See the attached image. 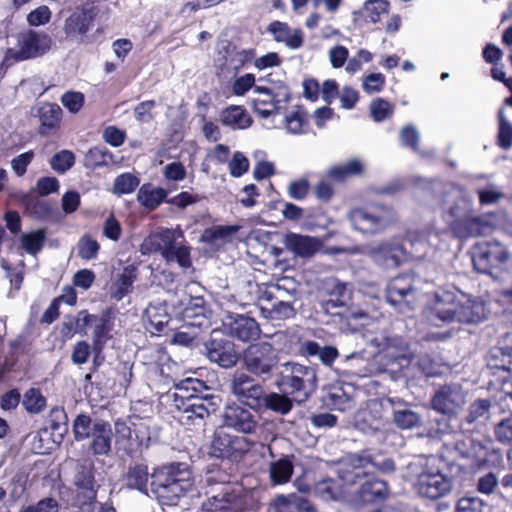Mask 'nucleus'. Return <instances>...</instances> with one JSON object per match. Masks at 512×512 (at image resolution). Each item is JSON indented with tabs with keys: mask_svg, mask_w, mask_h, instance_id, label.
Segmentation results:
<instances>
[{
	"mask_svg": "<svg viewBox=\"0 0 512 512\" xmlns=\"http://www.w3.org/2000/svg\"><path fill=\"white\" fill-rule=\"evenodd\" d=\"M485 303L455 287L437 290L424 309V316L431 325L443 327L453 323L477 324L486 319Z\"/></svg>",
	"mask_w": 512,
	"mask_h": 512,
	"instance_id": "1",
	"label": "nucleus"
},
{
	"mask_svg": "<svg viewBox=\"0 0 512 512\" xmlns=\"http://www.w3.org/2000/svg\"><path fill=\"white\" fill-rule=\"evenodd\" d=\"M443 221L457 238H470L486 233L491 216H475L473 200L458 186L446 189L442 201Z\"/></svg>",
	"mask_w": 512,
	"mask_h": 512,
	"instance_id": "2",
	"label": "nucleus"
},
{
	"mask_svg": "<svg viewBox=\"0 0 512 512\" xmlns=\"http://www.w3.org/2000/svg\"><path fill=\"white\" fill-rule=\"evenodd\" d=\"M202 381L187 378L174 387V392L168 393L173 398V406L178 411V419L184 425H203L204 420L215 411V405L208 396H201L205 389Z\"/></svg>",
	"mask_w": 512,
	"mask_h": 512,
	"instance_id": "3",
	"label": "nucleus"
},
{
	"mask_svg": "<svg viewBox=\"0 0 512 512\" xmlns=\"http://www.w3.org/2000/svg\"><path fill=\"white\" fill-rule=\"evenodd\" d=\"M193 485L191 472L184 464H171L154 470L151 475L150 495L161 505L172 506Z\"/></svg>",
	"mask_w": 512,
	"mask_h": 512,
	"instance_id": "4",
	"label": "nucleus"
},
{
	"mask_svg": "<svg viewBox=\"0 0 512 512\" xmlns=\"http://www.w3.org/2000/svg\"><path fill=\"white\" fill-rule=\"evenodd\" d=\"M346 218L354 231L373 236L385 232L399 217L392 206L374 202L351 206Z\"/></svg>",
	"mask_w": 512,
	"mask_h": 512,
	"instance_id": "5",
	"label": "nucleus"
},
{
	"mask_svg": "<svg viewBox=\"0 0 512 512\" xmlns=\"http://www.w3.org/2000/svg\"><path fill=\"white\" fill-rule=\"evenodd\" d=\"M140 252L159 253L167 263L177 262L182 268L191 266L190 249L184 244V234L179 228H160L151 233L140 245Z\"/></svg>",
	"mask_w": 512,
	"mask_h": 512,
	"instance_id": "6",
	"label": "nucleus"
},
{
	"mask_svg": "<svg viewBox=\"0 0 512 512\" xmlns=\"http://www.w3.org/2000/svg\"><path fill=\"white\" fill-rule=\"evenodd\" d=\"M277 385L282 393L291 395L296 402H305L317 389L316 369L299 363H285Z\"/></svg>",
	"mask_w": 512,
	"mask_h": 512,
	"instance_id": "7",
	"label": "nucleus"
},
{
	"mask_svg": "<svg viewBox=\"0 0 512 512\" xmlns=\"http://www.w3.org/2000/svg\"><path fill=\"white\" fill-rule=\"evenodd\" d=\"M376 468L382 472H391L395 465L392 459H384L380 463L373 461L366 453L349 454L342 458L337 464V472L344 483L351 484L366 478Z\"/></svg>",
	"mask_w": 512,
	"mask_h": 512,
	"instance_id": "8",
	"label": "nucleus"
},
{
	"mask_svg": "<svg viewBox=\"0 0 512 512\" xmlns=\"http://www.w3.org/2000/svg\"><path fill=\"white\" fill-rule=\"evenodd\" d=\"M251 99L254 111L261 117L267 118L284 109L290 100V90L282 82H269L267 85H257Z\"/></svg>",
	"mask_w": 512,
	"mask_h": 512,
	"instance_id": "9",
	"label": "nucleus"
},
{
	"mask_svg": "<svg viewBox=\"0 0 512 512\" xmlns=\"http://www.w3.org/2000/svg\"><path fill=\"white\" fill-rule=\"evenodd\" d=\"M52 44L51 37L40 31L26 30L19 34L18 48H9L3 58V65L10 66L14 62L36 58L47 53Z\"/></svg>",
	"mask_w": 512,
	"mask_h": 512,
	"instance_id": "10",
	"label": "nucleus"
},
{
	"mask_svg": "<svg viewBox=\"0 0 512 512\" xmlns=\"http://www.w3.org/2000/svg\"><path fill=\"white\" fill-rule=\"evenodd\" d=\"M367 343L377 349L376 357L388 366L397 363L399 368L408 366L413 353L400 337H389L385 332L376 333L375 336H366Z\"/></svg>",
	"mask_w": 512,
	"mask_h": 512,
	"instance_id": "11",
	"label": "nucleus"
},
{
	"mask_svg": "<svg viewBox=\"0 0 512 512\" xmlns=\"http://www.w3.org/2000/svg\"><path fill=\"white\" fill-rule=\"evenodd\" d=\"M73 505L84 510H96V488L93 474V463L79 460L74 467L73 475Z\"/></svg>",
	"mask_w": 512,
	"mask_h": 512,
	"instance_id": "12",
	"label": "nucleus"
},
{
	"mask_svg": "<svg viewBox=\"0 0 512 512\" xmlns=\"http://www.w3.org/2000/svg\"><path fill=\"white\" fill-rule=\"evenodd\" d=\"M510 253L499 241H482L473 247L472 261L475 269L483 274L491 275L493 270L500 269L508 262Z\"/></svg>",
	"mask_w": 512,
	"mask_h": 512,
	"instance_id": "13",
	"label": "nucleus"
},
{
	"mask_svg": "<svg viewBox=\"0 0 512 512\" xmlns=\"http://www.w3.org/2000/svg\"><path fill=\"white\" fill-rule=\"evenodd\" d=\"M277 352L268 342L252 344L243 353V362L248 372L267 378L278 365Z\"/></svg>",
	"mask_w": 512,
	"mask_h": 512,
	"instance_id": "14",
	"label": "nucleus"
},
{
	"mask_svg": "<svg viewBox=\"0 0 512 512\" xmlns=\"http://www.w3.org/2000/svg\"><path fill=\"white\" fill-rule=\"evenodd\" d=\"M252 444L243 436L232 435L218 429L213 436L209 453L216 458L239 461L251 449Z\"/></svg>",
	"mask_w": 512,
	"mask_h": 512,
	"instance_id": "15",
	"label": "nucleus"
},
{
	"mask_svg": "<svg viewBox=\"0 0 512 512\" xmlns=\"http://www.w3.org/2000/svg\"><path fill=\"white\" fill-rule=\"evenodd\" d=\"M96 11L94 8H76L64 21L65 38L73 43L83 44L94 27Z\"/></svg>",
	"mask_w": 512,
	"mask_h": 512,
	"instance_id": "16",
	"label": "nucleus"
},
{
	"mask_svg": "<svg viewBox=\"0 0 512 512\" xmlns=\"http://www.w3.org/2000/svg\"><path fill=\"white\" fill-rule=\"evenodd\" d=\"M414 278L402 274L390 280L386 288L387 301L401 313L412 310L415 302Z\"/></svg>",
	"mask_w": 512,
	"mask_h": 512,
	"instance_id": "17",
	"label": "nucleus"
},
{
	"mask_svg": "<svg viewBox=\"0 0 512 512\" xmlns=\"http://www.w3.org/2000/svg\"><path fill=\"white\" fill-rule=\"evenodd\" d=\"M466 403V392L458 383L441 386L431 400L432 408L444 415H456Z\"/></svg>",
	"mask_w": 512,
	"mask_h": 512,
	"instance_id": "18",
	"label": "nucleus"
},
{
	"mask_svg": "<svg viewBox=\"0 0 512 512\" xmlns=\"http://www.w3.org/2000/svg\"><path fill=\"white\" fill-rule=\"evenodd\" d=\"M359 487L350 486L348 503L354 506H361L369 503H377L385 500L388 495L386 482L375 478L366 477L357 481Z\"/></svg>",
	"mask_w": 512,
	"mask_h": 512,
	"instance_id": "19",
	"label": "nucleus"
},
{
	"mask_svg": "<svg viewBox=\"0 0 512 512\" xmlns=\"http://www.w3.org/2000/svg\"><path fill=\"white\" fill-rule=\"evenodd\" d=\"M258 420L256 413L237 404L227 405L223 414L224 426L243 434L253 433L258 426Z\"/></svg>",
	"mask_w": 512,
	"mask_h": 512,
	"instance_id": "20",
	"label": "nucleus"
},
{
	"mask_svg": "<svg viewBox=\"0 0 512 512\" xmlns=\"http://www.w3.org/2000/svg\"><path fill=\"white\" fill-rule=\"evenodd\" d=\"M213 332L211 338L204 344L205 354L211 362L223 368L233 367L238 360L235 345L225 338H217Z\"/></svg>",
	"mask_w": 512,
	"mask_h": 512,
	"instance_id": "21",
	"label": "nucleus"
},
{
	"mask_svg": "<svg viewBox=\"0 0 512 512\" xmlns=\"http://www.w3.org/2000/svg\"><path fill=\"white\" fill-rule=\"evenodd\" d=\"M452 487L451 480L439 471L428 470L421 473L415 488L423 497L437 499L446 495Z\"/></svg>",
	"mask_w": 512,
	"mask_h": 512,
	"instance_id": "22",
	"label": "nucleus"
},
{
	"mask_svg": "<svg viewBox=\"0 0 512 512\" xmlns=\"http://www.w3.org/2000/svg\"><path fill=\"white\" fill-rule=\"evenodd\" d=\"M231 392L238 400L250 407L257 406L264 396L263 387L244 372L234 374L231 381Z\"/></svg>",
	"mask_w": 512,
	"mask_h": 512,
	"instance_id": "23",
	"label": "nucleus"
},
{
	"mask_svg": "<svg viewBox=\"0 0 512 512\" xmlns=\"http://www.w3.org/2000/svg\"><path fill=\"white\" fill-rule=\"evenodd\" d=\"M251 58L252 53L250 51L239 50L228 44L218 51L216 66L224 77H233Z\"/></svg>",
	"mask_w": 512,
	"mask_h": 512,
	"instance_id": "24",
	"label": "nucleus"
},
{
	"mask_svg": "<svg viewBox=\"0 0 512 512\" xmlns=\"http://www.w3.org/2000/svg\"><path fill=\"white\" fill-rule=\"evenodd\" d=\"M375 263L384 268H396L406 259V251L397 240H389L378 244L369 251Z\"/></svg>",
	"mask_w": 512,
	"mask_h": 512,
	"instance_id": "25",
	"label": "nucleus"
},
{
	"mask_svg": "<svg viewBox=\"0 0 512 512\" xmlns=\"http://www.w3.org/2000/svg\"><path fill=\"white\" fill-rule=\"evenodd\" d=\"M223 326L228 335L243 342L255 340L260 334L258 323L243 315L228 316Z\"/></svg>",
	"mask_w": 512,
	"mask_h": 512,
	"instance_id": "26",
	"label": "nucleus"
},
{
	"mask_svg": "<svg viewBox=\"0 0 512 512\" xmlns=\"http://www.w3.org/2000/svg\"><path fill=\"white\" fill-rule=\"evenodd\" d=\"M336 473H338L336 471ZM338 479L326 478L315 486V494L323 501H346L348 502L350 486L356 483H344L337 474Z\"/></svg>",
	"mask_w": 512,
	"mask_h": 512,
	"instance_id": "27",
	"label": "nucleus"
},
{
	"mask_svg": "<svg viewBox=\"0 0 512 512\" xmlns=\"http://www.w3.org/2000/svg\"><path fill=\"white\" fill-rule=\"evenodd\" d=\"M89 448L93 455H107L111 450L113 432L109 422L97 419L94 421L93 432L90 437Z\"/></svg>",
	"mask_w": 512,
	"mask_h": 512,
	"instance_id": "28",
	"label": "nucleus"
},
{
	"mask_svg": "<svg viewBox=\"0 0 512 512\" xmlns=\"http://www.w3.org/2000/svg\"><path fill=\"white\" fill-rule=\"evenodd\" d=\"M181 314L183 321L193 327H205L208 324L206 308L202 297L185 296L181 300Z\"/></svg>",
	"mask_w": 512,
	"mask_h": 512,
	"instance_id": "29",
	"label": "nucleus"
},
{
	"mask_svg": "<svg viewBox=\"0 0 512 512\" xmlns=\"http://www.w3.org/2000/svg\"><path fill=\"white\" fill-rule=\"evenodd\" d=\"M284 245L297 256L310 257L320 249L322 242L315 237L289 233L284 238Z\"/></svg>",
	"mask_w": 512,
	"mask_h": 512,
	"instance_id": "30",
	"label": "nucleus"
},
{
	"mask_svg": "<svg viewBox=\"0 0 512 512\" xmlns=\"http://www.w3.org/2000/svg\"><path fill=\"white\" fill-rule=\"evenodd\" d=\"M267 31L277 42L284 43L290 49H299L303 45V33L300 29H291L287 23L274 21Z\"/></svg>",
	"mask_w": 512,
	"mask_h": 512,
	"instance_id": "31",
	"label": "nucleus"
},
{
	"mask_svg": "<svg viewBox=\"0 0 512 512\" xmlns=\"http://www.w3.org/2000/svg\"><path fill=\"white\" fill-rule=\"evenodd\" d=\"M301 352L304 356H317L320 362L331 367L338 358L339 352L334 346H321L315 341H306L301 345Z\"/></svg>",
	"mask_w": 512,
	"mask_h": 512,
	"instance_id": "32",
	"label": "nucleus"
},
{
	"mask_svg": "<svg viewBox=\"0 0 512 512\" xmlns=\"http://www.w3.org/2000/svg\"><path fill=\"white\" fill-rule=\"evenodd\" d=\"M219 119L223 125L232 129H246L252 124L249 114L241 106L236 105L223 109Z\"/></svg>",
	"mask_w": 512,
	"mask_h": 512,
	"instance_id": "33",
	"label": "nucleus"
},
{
	"mask_svg": "<svg viewBox=\"0 0 512 512\" xmlns=\"http://www.w3.org/2000/svg\"><path fill=\"white\" fill-rule=\"evenodd\" d=\"M438 233L431 231H420L411 236V245L416 257H427L438 245Z\"/></svg>",
	"mask_w": 512,
	"mask_h": 512,
	"instance_id": "34",
	"label": "nucleus"
},
{
	"mask_svg": "<svg viewBox=\"0 0 512 512\" xmlns=\"http://www.w3.org/2000/svg\"><path fill=\"white\" fill-rule=\"evenodd\" d=\"M112 329L113 323L106 316H100L99 320L94 324L92 342L93 350L97 355L103 351L106 343L112 337Z\"/></svg>",
	"mask_w": 512,
	"mask_h": 512,
	"instance_id": "35",
	"label": "nucleus"
},
{
	"mask_svg": "<svg viewBox=\"0 0 512 512\" xmlns=\"http://www.w3.org/2000/svg\"><path fill=\"white\" fill-rule=\"evenodd\" d=\"M293 470V462L288 456L271 462L269 465V475L271 482L274 485H281L289 482L293 474Z\"/></svg>",
	"mask_w": 512,
	"mask_h": 512,
	"instance_id": "36",
	"label": "nucleus"
},
{
	"mask_svg": "<svg viewBox=\"0 0 512 512\" xmlns=\"http://www.w3.org/2000/svg\"><path fill=\"white\" fill-rule=\"evenodd\" d=\"M275 509H288L296 512H312L309 501L299 494L279 495L273 500Z\"/></svg>",
	"mask_w": 512,
	"mask_h": 512,
	"instance_id": "37",
	"label": "nucleus"
},
{
	"mask_svg": "<svg viewBox=\"0 0 512 512\" xmlns=\"http://www.w3.org/2000/svg\"><path fill=\"white\" fill-rule=\"evenodd\" d=\"M145 315L155 332H162L170 321L166 305L163 303L150 304L145 310Z\"/></svg>",
	"mask_w": 512,
	"mask_h": 512,
	"instance_id": "38",
	"label": "nucleus"
},
{
	"mask_svg": "<svg viewBox=\"0 0 512 512\" xmlns=\"http://www.w3.org/2000/svg\"><path fill=\"white\" fill-rule=\"evenodd\" d=\"M364 164L361 160L353 158L339 165L332 167L328 171V176L334 180H344L348 177L357 176L362 173Z\"/></svg>",
	"mask_w": 512,
	"mask_h": 512,
	"instance_id": "39",
	"label": "nucleus"
},
{
	"mask_svg": "<svg viewBox=\"0 0 512 512\" xmlns=\"http://www.w3.org/2000/svg\"><path fill=\"white\" fill-rule=\"evenodd\" d=\"M167 193L162 188L144 184L138 191L137 200L146 208L155 209L165 199Z\"/></svg>",
	"mask_w": 512,
	"mask_h": 512,
	"instance_id": "40",
	"label": "nucleus"
},
{
	"mask_svg": "<svg viewBox=\"0 0 512 512\" xmlns=\"http://www.w3.org/2000/svg\"><path fill=\"white\" fill-rule=\"evenodd\" d=\"M235 496L230 494L225 487L221 491L208 497L207 501L202 504V512H219L232 510L231 507Z\"/></svg>",
	"mask_w": 512,
	"mask_h": 512,
	"instance_id": "41",
	"label": "nucleus"
},
{
	"mask_svg": "<svg viewBox=\"0 0 512 512\" xmlns=\"http://www.w3.org/2000/svg\"><path fill=\"white\" fill-rule=\"evenodd\" d=\"M136 280V269L133 266H127L124 268L122 273L118 276L115 283V290L112 293V297L119 301L123 299L132 288L134 281Z\"/></svg>",
	"mask_w": 512,
	"mask_h": 512,
	"instance_id": "42",
	"label": "nucleus"
},
{
	"mask_svg": "<svg viewBox=\"0 0 512 512\" xmlns=\"http://www.w3.org/2000/svg\"><path fill=\"white\" fill-rule=\"evenodd\" d=\"M84 161L86 167L95 169L112 163L113 155L106 147L96 146L89 149L85 155Z\"/></svg>",
	"mask_w": 512,
	"mask_h": 512,
	"instance_id": "43",
	"label": "nucleus"
},
{
	"mask_svg": "<svg viewBox=\"0 0 512 512\" xmlns=\"http://www.w3.org/2000/svg\"><path fill=\"white\" fill-rule=\"evenodd\" d=\"M127 486L150 495L147 489L148 469L143 465L131 467L126 477Z\"/></svg>",
	"mask_w": 512,
	"mask_h": 512,
	"instance_id": "44",
	"label": "nucleus"
},
{
	"mask_svg": "<svg viewBox=\"0 0 512 512\" xmlns=\"http://www.w3.org/2000/svg\"><path fill=\"white\" fill-rule=\"evenodd\" d=\"M330 295L335 296L336 299H330L324 304V308L327 312L330 308L342 307L345 305L346 299L348 298L347 284L340 282L339 280H331L329 283Z\"/></svg>",
	"mask_w": 512,
	"mask_h": 512,
	"instance_id": "45",
	"label": "nucleus"
},
{
	"mask_svg": "<svg viewBox=\"0 0 512 512\" xmlns=\"http://www.w3.org/2000/svg\"><path fill=\"white\" fill-rule=\"evenodd\" d=\"M38 115L43 127L53 128L61 120L62 110L57 104L45 103L40 106Z\"/></svg>",
	"mask_w": 512,
	"mask_h": 512,
	"instance_id": "46",
	"label": "nucleus"
},
{
	"mask_svg": "<svg viewBox=\"0 0 512 512\" xmlns=\"http://www.w3.org/2000/svg\"><path fill=\"white\" fill-rule=\"evenodd\" d=\"M393 422L400 429H412L420 425L421 417L418 413L408 408L395 409Z\"/></svg>",
	"mask_w": 512,
	"mask_h": 512,
	"instance_id": "47",
	"label": "nucleus"
},
{
	"mask_svg": "<svg viewBox=\"0 0 512 512\" xmlns=\"http://www.w3.org/2000/svg\"><path fill=\"white\" fill-rule=\"evenodd\" d=\"M262 398L268 409L283 415L290 412L293 406L291 399L284 393H270L268 395H264Z\"/></svg>",
	"mask_w": 512,
	"mask_h": 512,
	"instance_id": "48",
	"label": "nucleus"
},
{
	"mask_svg": "<svg viewBox=\"0 0 512 512\" xmlns=\"http://www.w3.org/2000/svg\"><path fill=\"white\" fill-rule=\"evenodd\" d=\"M262 313L272 320L289 319L294 316L295 310L291 303L278 301L271 304V307H261Z\"/></svg>",
	"mask_w": 512,
	"mask_h": 512,
	"instance_id": "49",
	"label": "nucleus"
},
{
	"mask_svg": "<svg viewBox=\"0 0 512 512\" xmlns=\"http://www.w3.org/2000/svg\"><path fill=\"white\" fill-rule=\"evenodd\" d=\"M389 3L386 0H368L363 7V15L369 22L376 23L381 15L388 13Z\"/></svg>",
	"mask_w": 512,
	"mask_h": 512,
	"instance_id": "50",
	"label": "nucleus"
},
{
	"mask_svg": "<svg viewBox=\"0 0 512 512\" xmlns=\"http://www.w3.org/2000/svg\"><path fill=\"white\" fill-rule=\"evenodd\" d=\"M284 127L290 134H303L306 132L307 119L304 112L297 110L285 117Z\"/></svg>",
	"mask_w": 512,
	"mask_h": 512,
	"instance_id": "51",
	"label": "nucleus"
},
{
	"mask_svg": "<svg viewBox=\"0 0 512 512\" xmlns=\"http://www.w3.org/2000/svg\"><path fill=\"white\" fill-rule=\"evenodd\" d=\"M140 180L132 173H123L116 177L113 185V192L118 195L130 194L139 185Z\"/></svg>",
	"mask_w": 512,
	"mask_h": 512,
	"instance_id": "52",
	"label": "nucleus"
},
{
	"mask_svg": "<svg viewBox=\"0 0 512 512\" xmlns=\"http://www.w3.org/2000/svg\"><path fill=\"white\" fill-rule=\"evenodd\" d=\"M94 422L86 414L78 415L73 421V434L76 441L88 439L93 432Z\"/></svg>",
	"mask_w": 512,
	"mask_h": 512,
	"instance_id": "53",
	"label": "nucleus"
},
{
	"mask_svg": "<svg viewBox=\"0 0 512 512\" xmlns=\"http://www.w3.org/2000/svg\"><path fill=\"white\" fill-rule=\"evenodd\" d=\"M23 406L30 413H40L46 406V399L38 389L30 388L24 394Z\"/></svg>",
	"mask_w": 512,
	"mask_h": 512,
	"instance_id": "54",
	"label": "nucleus"
},
{
	"mask_svg": "<svg viewBox=\"0 0 512 512\" xmlns=\"http://www.w3.org/2000/svg\"><path fill=\"white\" fill-rule=\"evenodd\" d=\"M44 240L45 232L43 230H37L24 234L21 237L22 248L27 253L35 255L42 249Z\"/></svg>",
	"mask_w": 512,
	"mask_h": 512,
	"instance_id": "55",
	"label": "nucleus"
},
{
	"mask_svg": "<svg viewBox=\"0 0 512 512\" xmlns=\"http://www.w3.org/2000/svg\"><path fill=\"white\" fill-rule=\"evenodd\" d=\"M77 248L79 257L85 260H92L97 257L100 246L91 236L84 235L80 238Z\"/></svg>",
	"mask_w": 512,
	"mask_h": 512,
	"instance_id": "56",
	"label": "nucleus"
},
{
	"mask_svg": "<svg viewBox=\"0 0 512 512\" xmlns=\"http://www.w3.org/2000/svg\"><path fill=\"white\" fill-rule=\"evenodd\" d=\"M498 117V142L501 148L507 150L512 146V126L510 122L507 120L503 109L499 111Z\"/></svg>",
	"mask_w": 512,
	"mask_h": 512,
	"instance_id": "57",
	"label": "nucleus"
},
{
	"mask_svg": "<svg viewBox=\"0 0 512 512\" xmlns=\"http://www.w3.org/2000/svg\"><path fill=\"white\" fill-rule=\"evenodd\" d=\"M491 403L487 399H479L473 402L466 416V421L469 424L476 422L479 419H484L489 413Z\"/></svg>",
	"mask_w": 512,
	"mask_h": 512,
	"instance_id": "58",
	"label": "nucleus"
},
{
	"mask_svg": "<svg viewBox=\"0 0 512 512\" xmlns=\"http://www.w3.org/2000/svg\"><path fill=\"white\" fill-rule=\"evenodd\" d=\"M386 78L382 73H370L362 80V88L365 93L372 95L383 90Z\"/></svg>",
	"mask_w": 512,
	"mask_h": 512,
	"instance_id": "59",
	"label": "nucleus"
},
{
	"mask_svg": "<svg viewBox=\"0 0 512 512\" xmlns=\"http://www.w3.org/2000/svg\"><path fill=\"white\" fill-rule=\"evenodd\" d=\"M401 145L411 148L414 152L419 150L420 133L413 125L404 126L399 133Z\"/></svg>",
	"mask_w": 512,
	"mask_h": 512,
	"instance_id": "60",
	"label": "nucleus"
},
{
	"mask_svg": "<svg viewBox=\"0 0 512 512\" xmlns=\"http://www.w3.org/2000/svg\"><path fill=\"white\" fill-rule=\"evenodd\" d=\"M75 162L74 154L68 150H62L51 159V167L58 173H65Z\"/></svg>",
	"mask_w": 512,
	"mask_h": 512,
	"instance_id": "61",
	"label": "nucleus"
},
{
	"mask_svg": "<svg viewBox=\"0 0 512 512\" xmlns=\"http://www.w3.org/2000/svg\"><path fill=\"white\" fill-rule=\"evenodd\" d=\"M391 104L382 98L373 100L370 104V113L374 121L382 122L392 115Z\"/></svg>",
	"mask_w": 512,
	"mask_h": 512,
	"instance_id": "62",
	"label": "nucleus"
},
{
	"mask_svg": "<svg viewBox=\"0 0 512 512\" xmlns=\"http://www.w3.org/2000/svg\"><path fill=\"white\" fill-rule=\"evenodd\" d=\"M485 502L478 496H464L458 500L456 512H482Z\"/></svg>",
	"mask_w": 512,
	"mask_h": 512,
	"instance_id": "63",
	"label": "nucleus"
},
{
	"mask_svg": "<svg viewBox=\"0 0 512 512\" xmlns=\"http://www.w3.org/2000/svg\"><path fill=\"white\" fill-rule=\"evenodd\" d=\"M52 12L46 5H41L27 15V22L30 26H41L47 24L51 19Z\"/></svg>",
	"mask_w": 512,
	"mask_h": 512,
	"instance_id": "64",
	"label": "nucleus"
}]
</instances>
